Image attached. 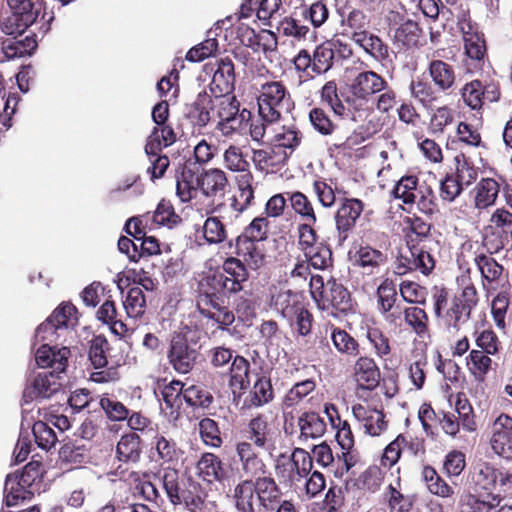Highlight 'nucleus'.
Listing matches in <instances>:
<instances>
[{"instance_id": "1", "label": "nucleus", "mask_w": 512, "mask_h": 512, "mask_svg": "<svg viewBox=\"0 0 512 512\" xmlns=\"http://www.w3.org/2000/svg\"><path fill=\"white\" fill-rule=\"evenodd\" d=\"M462 272L456 277L457 285L462 289L459 296H455L449 304V291L444 286H433L431 289V306L437 318L448 320H462L471 317L472 310L477 306L479 298L476 287L472 281V270L468 261L463 258Z\"/></svg>"}, {"instance_id": "2", "label": "nucleus", "mask_w": 512, "mask_h": 512, "mask_svg": "<svg viewBox=\"0 0 512 512\" xmlns=\"http://www.w3.org/2000/svg\"><path fill=\"white\" fill-rule=\"evenodd\" d=\"M426 72L430 82L423 78L412 80L409 85L411 97L422 107H435L443 96H450L457 88V72L455 67L441 59H432Z\"/></svg>"}, {"instance_id": "3", "label": "nucleus", "mask_w": 512, "mask_h": 512, "mask_svg": "<svg viewBox=\"0 0 512 512\" xmlns=\"http://www.w3.org/2000/svg\"><path fill=\"white\" fill-rule=\"evenodd\" d=\"M168 501L173 506L184 505L189 512H205L210 504L208 492L200 482L189 476L184 478L176 468L167 466L154 474ZM215 505V502H211Z\"/></svg>"}, {"instance_id": "4", "label": "nucleus", "mask_w": 512, "mask_h": 512, "mask_svg": "<svg viewBox=\"0 0 512 512\" xmlns=\"http://www.w3.org/2000/svg\"><path fill=\"white\" fill-rule=\"evenodd\" d=\"M280 482L271 475H263L256 479H242L233 489L232 499L236 512L273 511L282 498Z\"/></svg>"}, {"instance_id": "5", "label": "nucleus", "mask_w": 512, "mask_h": 512, "mask_svg": "<svg viewBox=\"0 0 512 512\" xmlns=\"http://www.w3.org/2000/svg\"><path fill=\"white\" fill-rule=\"evenodd\" d=\"M203 335V329L195 322L184 324L174 333L168 350V359L175 371L186 374L194 368L199 357L198 342Z\"/></svg>"}, {"instance_id": "6", "label": "nucleus", "mask_w": 512, "mask_h": 512, "mask_svg": "<svg viewBox=\"0 0 512 512\" xmlns=\"http://www.w3.org/2000/svg\"><path fill=\"white\" fill-rule=\"evenodd\" d=\"M258 115L268 124L278 123L283 113L294 108L292 96L281 80H270L261 84L257 95Z\"/></svg>"}, {"instance_id": "7", "label": "nucleus", "mask_w": 512, "mask_h": 512, "mask_svg": "<svg viewBox=\"0 0 512 512\" xmlns=\"http://www.w3.org/2000/svg\"><path fill=\"white\" fill-rule=\"evenodd\" d=\"M313 469V458L303 448L295 447L290 454L281 453L275 460L274 470L283 488L296 492L304 478Z\"/></svg>"}, {"instance_id": "8", "label": "nucleus", "mask_w": 512, "mask_h": 512, "mask_svg": "<svg viewBox=\"0 0 512 512\" xmlns=\"http://www.w3.org/2000/svg\"><path fill=\"white\" fill-rule=\"evenodd\" d=\"M391 194L405 205L412 207L416 204L417 209L429 218L439 211L433 189L429 185L419 184V178L416 175L402 176L396 182Z\"/></svg>"}, {"instance_id": "9", "label": "nucleus", "mask_w": 512, "mask_h": 512, "mask_svg": "<svg viewBox=\"0 0 512 512\" xmlns=\"http://www.w3.org/2000/svg\"><path fill=\"white\" fill-rule=\"evenodd\" d=\"M457 25L462 33L466 70L469 73L482 71L488 60L484 34L479 31L477 23L465 13L458 18Z\"/></svg>"}, {"instance_id": "10", "label": "nucleus", "mask_w": 512, "mask_h": 512, "mask_svg": "<svg viewBox=\"0 0 512 512\" xmlns=\"http://www.w3.org/2000/svg\"><path fill=\"white\" fill-rule=\"evenodd\" d=\"M212 119L217 120L216 129L225 137L233 135L242 125L250 111L240 110V102L235 95L211 94Z\"/></svg>"}, {"instance_id": "11", "label": "nucleus", "mask_w": 512, "mask_h": 512, "mask_svg": "<svg viewBox=\"0 0 512 512\" xmlns=\"http://www.w3.org/2000/svg\"><path fill=\"white\" fill-rule=\"evenodd\" d=\"M240 433L241 439L238 441L249 443L263 451L275 449L277 427L275 420L266 413H257L253 416Z\"/></svg>"}, {"instance_id": "12", "label": "nucleus", "mask_w": 512, "mask_h": 512, "mask_svg": "<svg viewBox=\"0 0 512 512\" xmlns=\"http://www.w3.org/2000/svg\"><path fill=\"white\" fill-rule=\"evenodd\" d=\"M387 85L386 79L374 71L360 72L350 85L352 97H347L345 102L356 111L367 110L368 102Z\"/></svg>"}, {"instance_id": "13", "label": "nucleus", "mask_w": 512, "mask_h": 512, "mask_svg": "<svg viewBox=\"0 0 512 512\" xmlns=\"http://www.w3.org/2000/svg\"><path fill=\"white\" fill-rule=\"evenodd\" d=\"M491 255L487 252L483 243L479 244L477 241L468 240L461 245V252L457 257V263L459 268H463V258H472L482 279L488 283H494L500 279L504 268Z\"/></svg>"}, {"instance_id": "14", "label": "nucleus", "mask_w": 512, "mask_h": 512, "mask_svg": "<svg viewBox=\"0 0 512 512\" xmlns=\"http://www.w3.org/2000/svg\"><path fill=\"white\" fill-rule=\"evenodd\" d=\"M461 99L473 111L482 110L486 102L495 103L501 99V87L497 80L473 79L460 89Z\"/></svg>"}, {"instance_id": "15", "label": "nucleus", "mask_w": 512, "mask_h": 512, "mask_svg": "<svg viewBox=\"0 0 512 512\" xmlns=\"http://www.w3.org/2000/svg\"><path fill=\"white\" fill-rule=\"evenodd\" d=\"M364 210V203L358 198H340L339 207L335 213L336 238L339 245L353 233L356 222Z\"/></svg>"}, {"instance_id": "16", "label": "nucleus", "mask_w": 512, "mask_h": 512, "mask_svg": "<svg viewBox=\"0 0 512 512\" xmlns=\"http://www.w3.org/2000/svg\"><path fill=\"white\" fill-rule=\"evenodd\" d=\"M322 303L323 309L335 318L349 317L356 313L357 305L353 302L350 292L335 279L327 281V292Z\"/></svg>"}, {"instance_id": "17", "label": "nucleus", "mask_w": 512, "mask_h": 512, "mask_svg": "<svg viewBox=\"0 0 512 512\" xmlns=\"http://www.w3.org/2000/svg\"><path fill=\"white\" fill-rule=\"evenodd\" d=\"M270 310L275 316L286 320H312L311 313L297 294L290 291L279 292L272 296Z\"/></svg>"}, {"instance_id": "18", "label": "nucleus", "mask_w": 512, "mask_h": 512, "mask_svg": "<svg viewBox=\"0 0 512 512\" xmlns=\"http://www.w3.org/2000/svg\"><path fill=\"white\" fill-rule=\"evenodd\" d=\"M227 245L231 250V255L241 259L250 269L257 270L264 266L266 254L261 242L238 235L228 241Z\"/></svg>"}, {"instance_id": "19", "label": "nucleus", "mask_w": 512, "mask_h": 512, "mask_svg": "<svg viewBox=\"0 0 512 512\" xmlns=\"http://www.w3.org/2000/svg\"><path fill=\"white\" fill-rule=\"evenodd\" d=\"M490 446L496 455L512 461V416L509 414L500 413L494 420Z\"/></svg>"}, {"instance_id": "20", "label": "nucleus", "mask_w": 512, "mask_h": 512, "mask_svg": "<svg viewBox=\"0 0 512 512\" xmlns=\"http://www.w3.org/2000/svg\"><path fill=\"white\" fill-rule=\"evenodd\" d=\"M196 475L208 485L224 483L230 478L229 469L223 459L212 452H204L195 465Z\"/></svg>"}, {"instance_id": "21", "label": "nucleus", "mask_w": 512, "mask_h": 512, "mask_svg": "<svg viewBox=\"0 0 512 512\" xmlns=\"http://www.w3.org/2000/svg\"><path fill=\"white\" fill-rule=\"evenodd\" d=\"M433 245L437 246L438 241L419 240L417 243L409 246L410 256L404 258L407 264H403L407 270H417L426 276L431 274L436 264Z\"/></svg>"}, {"instance_id": "22", "label": "nucleus", "mask_w": 512, "mask_h": 512, "mask_svg": "<svg viewBox=\"0 0 512 512\" xmlns=\"http://www.w3.org/2000/svg\"><path fill=\"white\" fill-rule=\"evenodd\" d=\"M491 228L497 229L501 235L491 241L488 235L483 238V246L490 254L497 253L503 249L505 244L512 241V213L504 208L497 209L490 219Z\"/></svg>"}, {"instance_id": "23", "label": "nucleus", "mask_w": 512, "mask_h": 512, "mask_svg": "<svg viewBox=\"0 0 512 512\" xmlns=\"http://www.w3.org/2000/svg\"><path fill=\"white\" fill-rule=\"evenodd\" d=\"M282 0H242L237 20L250 19L254 15L264 25H270V20L282 7Z\"/></svg>"}, {"instance_id": "24", "label": "nucleus", "mask_w": 512, "mask_h": 512, "mask_svg": "<svg viewBox=\"0 0 512 512\" xmlns=\"http://www.w3.org/2000/svg\"><path fill=\"white\" fill-rule=\"evenodd\" d=\"M63 386L62 377L54 372H43L36 375L28 384L23 397L28 400L47 399L61 390Z\"/></svg>"}, {"instance_id": "25", "label": "nucleus", "mask_w": 512, "mask_h": 512, "mask_svg": "<svg viewBox=\"0 0 512 512\" xmlns=\"http://www.w3.org/2000/svg\"><path fill=\"white\" fill-rule=\"evenodd\" d=\"M202 167L192 158L180 165L175 173L177 194L183 201L190 200L191 192L199 188Z\"/></svg>"}, {"instance_id": "26", "label": "nucleus", "mask_w": 512, "mask_h": 512, "mask_svg": "<svg viewBox=\"0 0 512 512\" xmlns=\"http://www.w3.org/2000/svg\"><path fill=\"white\" fill-rule=\"evenodd\" d=\"M497 477L498 468L488 462L480 464L472 477L476 495L486 497L495 501L496 504H500L504 496H501L500 493H494L497 486Z\"/></svg>"}, {"instance_id": "27", "label": "nucleus", "mask_w": 512, "mask_h": 512, "mask_svg": "<svg viewBox=\"0 0 512 512\" xmlns=\"http://www.w3.org/2000/svg\"><path fill=\"white\" fill-rule=\"evenodd\" d=\"M355 419L361 423L364 433L369 436H380L388 429V421L382 410H377L362 404L352 406Z\"/></svg>"}, {"instance_id": "28", "label": "nucleus", "mask_w": 512, "mask_h": 512, "mask_svg": "<svg viewBox=\"0 0 512 512\" xmlns=\"http://www.w3.org/2000/svg\"><path fill=\"white\" fill-rule=\"evenodd\" d=\"M212 98L206 90L199 92L195 100L185 107V117L199 129L206 127L212 120Z\"/></svg>"}, {"instance_id": "29", "label": "nucleus", "mask_w": 512, "mask_h": 512, "mask_svg": "<svg viewBox=\"0 0 512 512\" xmlns=\"http://www.w3.org/2000/svg\"><path fill=\"white\" fill-rule=\"evenodd\" d=\"M222 271L226 282L228 283L229 293H238L244 289V284L249 279V267L238 257L233 255L227 257L222 265Z\"/></svg>"}, {"instance_id": "30", "label": "nucleus", "mask_w": 512, "mask_h": 512, "mask_svg": "<svg viewBox=\"0 0 512 512\" xmlns=\"http://www.w3.org/2000/svg\"><path fill=\"white\" fill-rule=\"evenodd\" d=\"M211 94H231L235 88L234 64L229 57L221 58L209 85Z\"/></svg>"}, {"instance_id": "31", "label": "nucleus", "mask_w": 512, "mask_h": 512, "mask_svg": "<svg viewBox=\"0 0 512 512\" xmlns=\"http://www.w3.org/2000/svg\"><path fill=\"white\" fill-rule=\"evenodd\" d=\"M353 376L358 389L372 391L380 383V370L369 357H360L356 361Z\"/></svg>"}, {"instance_id": "32", "label": "nucleus", "mask_w": 512, "mask_h": 512, "mask_svg": "<svg viewBox=\"0 0 512 512\" xmlns=\"http://www.w3.org/2000/svg\"><path fill=\"white\" fill-rule=\"evenodd\" d=\"M354 266L362 268L367 274H373L386 264L387 255L370 245H360L351 256Z\"/></svg>"}, {"instance_id": "33", "label": "nucleus", "mask_w": 512, "mask_h": 512, "mask_svg": "<svg viewBox=\"0 0 512 512\" xmlns=\"http://www.w3.org/2000/svg\"><path fill=\"white\" fill-rule=\"evenodd\" d=\"M199 188L206 197H223L229 181L226 173L220 168L202 170L199 176Z\"/></svg>"}, {"instance_id": "34", "label": "nucleus", "mask_w": 512, "mask_h": 512, "mask_svg": "<svg viewBox=\"0 0 512 512\" xmlns=\"http://www.w3.org/2000/svg\"><path fill=\"white\" fill-rule=\"evenodd\" d=\"M143 453L142 439L135 432L124 433L116 445V458L126 464H137Z\"/></svg>"}, {"instance_id": "35", "label": "nucleus", "mask_w": 512, "mask_h": 512, "mask_svg": "<svg viewBox=\"0 0 512 512\" xmlns=\"http://www.w3.org/2000/svg\"><path fill=\"white\" fill-rule=\"evenodd\" d=\"M289 156L286 150L274 145L269 149L253 150L252 160L257 170L268 171L279 169L287 162Z\"/></svg>"}, {"instance_id": "36", "label": "nucleus", "mask_w": 512, "mask_h": 512, "mask_svg": "<svg viewBox=\"0 0 512 512\" xmlns=\"http://www.w3.org/2000/svg\"><path fill=\"white\" fill-rule=\"evenodd\" d=\"M299 427V438L301 440L316 439L324 435L326 431V422L315 411L303 412L297 421Z\"/></svg>"}, {"instance_id": "37", "label": "nucleus", "mask_w": 512, "mask_h": 512, "mask_svg": "<svg viewBox=\"0 0 512 512\" xmlns=\"http://www.w3.org/2000/svg\"><path fill=\"white\" fill-rule=\"evenodd\" d=\"M150 452L155 461L161 464L172 463L178 459L176 442L172 438L158 433V430L152 439Z\"/></svg>"}, {"instance_id": "38", "label": "nucleus", "mask_w": 512, "mask_h": 512, "mask_svg": "<svg viewBox=\"0 0 512 512\" xmlns=\"http://www.w3.org/2000/svg\"><path fill=\"white\" fill-rule=\"evenodd\" d=\"M352 39L375 60L383 62L389 58V46L377 35L353 33Z\"/></svg>"}, {"instance_id": "39", "label": "nucleus", "mask_w": 512, "mask_h": 512, "mask_svg": "<svg viewBox=\"0 0 512 512\" xmlns=\"http://www.w3.org/2000/svg\"><path fill=\"white\" fill-rule=\"evenodd\" d=\"M33 496L34 492L18 481L17 473H10L6 476L4 485V502L6 506H16L25 500L32 499Z\"/></svg>"}, {"instance_id": "40", "label": "nucleus", "mask_w": 512, "mask_h": 512, "mask_svg": "<svg viewBox=\"0 0 512 512\" xmlns=\"http://www.w3.org/2000/svg\"><path fill=\"white\" fill-rule=\"evenodd\" d=\"M421 34L422 29L419 24L412 19H407L395 29L393 40L399 46L410 49L418 47Z\"/></svg>"}, {"instance_id": "41", "label": "nucleus", "mask_w": 512, "mask_h": 512, "mask_svg": "<svg viewBox=\"0 0 512 512\" xmlns=\"http://www.w3.org/2000/svg\"><path fill=\"white\" fill-rule=\"evenodd\" d=\"M500 190L499 183L493 178H482L474 188V203L478 209L493 205Z\"/></svg>"}, {"instance_id": "42", "label": "nucleus", "mask_w": 512, "mask_h": 512, "mask_svg": "<svg viewBox=\"0 0 512 512\" xmlns=\"http://www.w3.org/2000/svg\"><path fill=\"white\" fill-rule=\"evenodd\" d=\"M422 478L428 491L441 498H452L454 489L450 486L431 465H425L422 469Z\"/></svg>"}, {"instance_id": "43", "label": "nucleus", "mask_w": 512, "mask_h": 512, "mask_svg": "<svg viewBox=\"0 0 512 512\" xmlns=\"http://www.w3.org/2000/svg\"><path fill=\"white\" fill-rule=\"evenodd\" d=\"M250 363L240 355H236L229 367V385L239 391L245 390L250 385L249 380Z\"/></svg>"}, {"instance_id": "44", "label": "nucleus", "mask_w": 512, "mask_h": 512, "mask_svg": "<svg viewBox=\"0 0 512 512\" xmlns=\"http://www.w3.org/2000/svg\"><path fill=\"white\" fill-rule=\"evenodd\" d=\"M312 190L317 198L319 204L324 208H332L335 206L337 196L341 194L345 195L347 192L338 189L337 186H332V180L330 183L325 178H317L312 183Z\"/></svg>"}, {"instance_id": "45", "label": "nucleus", "mask_w": 512, "mask_h": 512, "mask_svg": "<svg viewBox=\"0 0 512 512\" xmlns=\"http://www.w3.org/2000/svg\"><path fill=\"white\" fill-rule=\"evenodd\" d=\"M299 9L302 19L313 27V34L328 21L330 16V10L323 0H316L310 5H301Z\"/></svg>"}, {"instance_id": "46", "label": "nucleus", "mask_w": 512, "mask_h": 512, "mask_svg": "<svg viewBox=\"0 0 512 512\" xmlns=\"http://www.w3.org/2000/svg\"><path fill=\"white\" fill-rule=\"evenodd\" d=\"M290 206L303 222L317 223L318 218L312 201L301 191L286 192Z\"/></svg>"}, {"instance_id": "47", "label": "nucleus", "mask_w": 512, "mask_h": 512, "mask_svg": "<svg viewBox=\"0 0 512 512\" xmlns=\"http://www.w3.org/2000/svg\"><path fill=\"white\" fill-rule=\"evenodd\" d=\"M11 10L12 14L2 21L0 28L7 35L20 36L37 18H34L31 13Z\"/></svg>"}, {"instance_id": "48", "label": "nucleus", "mask_w": 512, "mask_h": 512, "mask_svg": "<svg viewBox=\"0 0 512 512\" xmlns=\"http://www.w3.org/2000/svg\"><path fill=\"white\" fill-rule=\"evenodd\" d=\"M37 48L35 35L24 39H7L2 43V51L7 59L21 58L31 55Z\"/></svg>"}, {"instance_id": "49", "label": "nucleus", "mask_w": 512, "mask_h": 512, "mask_svg": "<svg viewBox=\"0 0 512 512\" xmlns=\"http://www.w3.org/2000/svg\"><path fill=\"white\" fill-rule=\"evenodd\" d=\"M185 384L180 380H172L165 385L161 391L165 408L169 409V414H178L184 401Z\"/></svg>"}, {"instance_id": "50", "label": "nucleus", "mask_w": 512, "mask_h": 512, "mask_svg": "<svg viewBox=\"0 0 512 512\" xmlns=\"http://www.w3.org/2000/svg\"><path fill=\"white\" fill-rule=\"evenodd\" d=\"M223 165L227 170L234 173H240V175L252 173L247 155L244 154L242 148L237 145H229V147L224 151Z\"/></svg>"}, {"instance_id": "51", "label": "nucleus", "mask_w": 512, "mask_h": 512, "mask_svg": "<svg viewBox=\"0 0 512 512\" xmlns=\"http://www.w3.org/2000/svg\"><path fill=\"white\" fill-rule=\"evenodd\" d=\"M321 102L326 104L335 115L340 117L348 116L350 108L346 107L338 93V86L335 80L327 81L320 90Z\"/></svg>"}, {"instance_id": "52", "label": "nucleus", "mask_w": 512, "mask_h": 512, "mask_svg": "<svg viewBox=\"0 0 512 512\" xmlns=\"http://www.w3.org/2000/svg\"><path fill=\"white\" fill-rule=\"evenodd\" d=\"M277 33L287 38L300 42L306 41L311 33L307 25L301 24L300 21L293 16L283 17L276 26Z\"/></svg>"}, {"instance_id": "53", "label": "nucleus", "mask_w": 512, "mask_h": 512, "mask_svg": "<svg viewBox=\"0 0 512 512\" xmlns=\"http://www.w3.org/2000/svg\"><path fill=\"white\" fill-rule=\"evenodd\" d=\"M489 355L481 350H472L467 357V368L478 382H484L491 370L492 359Z\"/></svg>"}, {"instance_id": "54", "label": "nucleus", "mask_w": 512, "mask_h": 512, "mask_svg": "<svg viewBox=\"0 0 512 512\" xmlns=\"http://www.w3.org/2000/svg\"><path fill=\"white\" fill-rule=\"evenodd\" d=\"M313 74L322 75L333 68L336 63L333 48L327 41L317 45L312 53Z\"/></svg>"}, {"instance_id": "55", "label": "nucleus", "mask_w": 512, "mask_h": 512, "mask_svg": "<svg viewBox=\"0 0 512 512\" xmlns=\"http://www.w3.org/2000/svg\"><path fill=\"white\" fill-rule=\"evenodd\" d=\"M315 389L316 382L313 379H306L295 383L282 399L283 409L296 407Z\"/></svg>"}, {"instance_id": "56", "label": "nucleus", "mask_w": 512, "mask_h": 512, "mask_svg": "<svg viewBox=\"0 0 512 512\" xmlns=\"http://www.w3.org/2000/svg\"><path fill=\"white\" fill-rule=\"evenodd\" d=\"M198 429L200 438L206 446L215 449L222 447L224 440L218 422L209 417L202 418L198 423Z\"/></svg>"}, {"instance_id": "57", "label": "nucleus", "mask_w": 512, "mask_h": 512, "mask_svg": "<svg viewBox=\"0 0 512 512\" xmlns=\"http://www.w3.org/2000/svg\"><path fill=\"white\" fill-rule=\"evenodd\" d=\"M308 120L312 128L321 136H332L338 130V125L321 107L312 108L308 113Z\"/></svg>"}, {"instance_id": "58", "label": "nucleus", "mask_w": 512, "mask_h": 512, "mask_svg": "<svg viewBox=\"0 0 512 512\" xmlns=\"http://www.w3.org/2000/svg\"><path fill=\"white\" fill-rule=\"evenodd\" d=\"M274 398V390L269 377L261 376L254 383L250 392L248 407H261Z\"/></svg>"}, {"instance_id": "59", "label": "nucleus", "mask_w": 512, "mask_h": 512, "mask_svg": "<svg viewBox=\"0 0 512 512\" xmlns=\"http://www.w3.org/2000/svg\"><path fill=\"white\" fill-rule=\"evenodd\" d=\"M451 174L465 188L477 180L478 168L461 154L455 157V172Z\"/></svg>"}, {"instance_id": "60", "label": "nucleus", "mask_w": 512, "mask_h": 512, "mask_svg": "<svg viewBox=\"0 0 512 512\" xmlns=\"http://www.w3.org/2000/svg\"><path fill=\"white\" fill-rule=\"evenodd\" d=\"M389 512H410L415 503V496L404 495L393 485H389L384 494Z\"/></svg>"}, {"instance_id": "61", "label": "nucleus", "mask_w": 512, "mask_h": 512, "mask_svg": "<svg viewBox=\"0 0 512 512\" xmlns=\"http://www.w3.org/2000/svg\"><path fill=\"white\" fill-rule=\"evenodd\" d=\"M277 146L283 150L289 149L290 155L301 145L303 140V133L297 128L295 124L284 125L281 131L274 136Z\"/></svg>"}, {"instance_id": "62", "label": "nucleus", "mask_w": 512, "mask_h": 512, "mask_svg": "<svg viewBox=\"0 0 512 512\" xmlns=\"http://www.w3.org/2000/svg\"><path fill=\"white\" fill-rule=\"evenodd\" d=\"M220 300L219 296L203 295L198 302L201 314L210 320H219L222 314L224 315V320L229 316L232 317V320H235L234 315L226 311V307L220 303Z\"/></svg>"}, {"instance_id": "63", "label": "nucleus", "mask_w": 512, "mask_h": 512, "mask_svg": "<svg viewBox=\"0 0 512 512\" xmlns=\"http://www.w3.org/2000/svg\"><path fill=\"white\" fill-rule=\"evenodd\" d=\"M499 504L490 499H483L473 493L462 495L459 500V512H492Z\"/></svg>"}, {"instance_id": "64", "label": "nucleus", "mask_w": 512, "mask_h": 512, "mask_svg": "<svg viewBox=\"0 0 512 512\" xmlns=\"http://www.w3.org/2000/svg\"><path fill=\"white\" fill-rule=\"evenodd\" d=\"M99 405L104 411L107 419L113 422L125 421L129 416V409L117 398L103 395L100 398Z\"/></svg>"}]
</instances>
